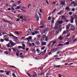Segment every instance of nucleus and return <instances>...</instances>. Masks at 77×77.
I'll list each match as a JSON object with an SVG mask.
<instances>
[{"instance_id": "1", "label": "nucleus", "mask_w": 77, "mask_h": 77, "mask_svg": "<svg viewBox=\"0 0 77 77\" xmlns=\"http://www.w3.org/2000/svg\"><path fill=\"white\" fill-rule=\"evenodd\" d=\"M56 40H53V41H51L50 42V43L47 46L48 47H50V45L51 48H52L53 47L54 45V44H55L56 43Z\"/></svg>"}, {"instance_id": "2", "label": "nucleus", "mask_w": 77, "mask_h": 77, "mask_svg": "<svg viewBox=\"0 0 77 77\" xmlns=\"http://www.w3.org/2000/svg\"><path fill=\"white\" fill-rule=\"evenodd\" d=\"M60 19H59L58 21H57L55 24L56 26H58L59 24H62L63 23V22L62 20L60 21Z\"/></svg>"}, {"instance_id": "3", "label": "nucleus", "mask_w": 77, "mask_h": 77, "mask_svg": "<svg viewBox=\"0 0 77 77\" xmlns=\"http://www.w3.org/2000/svg\"><path fill=\"white\" fill-rule=\"evenodd\" d=\"M9 33H10V34L8 35L10 36H12L13 38H15L16 39H17L18 38L17 37H15L13 34H11V32H9Z\"/></svg>"}, {"instance_id": "4", "label": "nucleus", "mask_w": 77, "mask_h": 77, "mask_svg": "<svg viewBox=\"0 0 77 77\" xmlns=\"http://www.w3.org/2000/svg\"><path fill=\"white\" fill-rule=\"evenodd\" d=\"M63 12H64V10H63V9L60 12L57 13V14L58 15H62V14H63Z\"/></svg>"}, {"instance_id": "5", "label": "nucleus", "mask_w": 77, "mask_h": 77, "mask_svg": "<svg viewBox=\"0 0 77 77\" xmlns=\"http://www.w3.org/2000/svg\"><path fill=\"white\" fill-rule=\"evenodd\" d=\"M5 34H6L7 35H8V34H7L5 32H3L2 35H4V39H5V38H7V35H5Z\"/></svg>"}, {"instance_id": "6", "label": "nucleus", "mask_w": 77, "mask_h": 77, "mask_svg": "<svg viewBox=\"0 0 77 77\" xmlns=\"http://www.w3.org/2000/svg\"><path fill=\"white\" fill-rule=\"evenodd\" d=\"M75 28H74V27L72 26V25H71L70 26V30H75Z\"/></svg>"}, {"instance_id": "7", "label": "nucleus", "mask_w": 77, "mask_h": 77, "mask_svg": "<svg viewBox=\"0 0 77 77\" xmlns=\"http://www.w3.org/2000/svg\"><path fill=\"white\" fill-rule=\"evenodd\" d=\"M74 18L73 17V16H71V19H70L71 23H74Z\"/></svg>"}, {"instance_id": "8", "label": "nucleus", "mask_w": 77, "mask_h": 77, "mask_svg": "<svg viewBox=\"0 0 77 77\" xmlns=\"http://www.w3.org/2000/svg\"><path fill=\"white\" fill-rule=\"evenodd\" d=\"M26 40H27L28 42H29L32 39V37L31 36H29L28 38H26Z\"/></svg>"}, {"instance_id": "9", "label": "nucleus", "mask_w": 77, "mask_h": 77, "mask_svg": "<svg viewBox=\"0 0 77 77\" xmlns=\"http://www.w3.org/2000/svg\"><path fill=\"white\" fill-rule=\"evenodd\" d=\"M41 45L42 46L44 45H46V42H41Z\"/></svg>"}, {"instance_id": "10", "label": "nucleus", "mask_w": 77, "mask_h": 77, "mask_svg": "<svg viewBox=\"0 0 77 77\" xmlns=\"http://www.w3.org/2000/svg\"><path fill=\"white\" fill-rule=\"evenodd\" d=\"M28 34L30 35V34H31L32 33V30H31V29H28Z\"/></svg>"}, {"instance_id": "11", "label": "nucleus", "mask_w": 77, "mask_h": 77, "mask_svg": "<svg viewBox=\"0 0 77 77\" xmlns=\"http://www.w3.org/2000/svg\"><path fill=\"white\" fill-rule=\"evenodd\" d=\"M46 49H45L41 53H42V56H44L45 53H46Z\"/></svg>"}, {"instance_id": "12", "label": "nucleus", "mask_w": 77, "mask_h": 77, "mask_svg": "<svg viewBox=\"0 0 77 77\" xmlns=\"http://www.w3.org/2000/svg\"><path fill=\"white\" fill-rule=\"evenodd\" d=\"M14 33H16V34H17V35H20V34H21L22 33V32H18V31H15L14 32Z\"/></svg>"}, {"instance_id": "13", "label": "nucleus", "mask_w": 77, "mask_h": 77, "mask_svg": "<svg viewBox=\"0 0 77 77\" xmlns=\"http://www.w3.org/2000/svg\"><path fill=\"white\" fill-rule=\"evenodd\" d=\"M37 39H40L41 38V35L40 34H38V35H37Z\"/></svg>"}, {"instance_id": "14", "label": "nucleus", "mask_w": 77, "mask_h": 77, "mask_svg": "<svg viewBox=\"0 0 77 77\" xmlns=\"http://www.w3.org/2000/svg\"><path fill=\"white\" fill-rule=\"evenodd\" d=\"M62 6H63L65 5V2L63 1H62L61 3Z\"/></svg>"}, {"instance_id": "15", "label": "nucleus", "mask_w": 77, "mask_h": 77, "mask_svg": "<svg viewBox=\"0 0 77 77\" xmlns=\"http://www.w3.org/2000/svg\"><path fill=\"white\" fill-rule=\"evenodd\" d=\"M35 44L37 45H40V42L39 41H36L35 42Z\"/></svg>"}, {"instance_id": "16", "label": "nucleus", "mask_w": 77, "mask_h": 77, "mask_svg": "<svg viewBox=\"0 0 77 77\" xmlns=\"http://www.w3.org/2000/svg\"><path fill=\"white\" fill-rule=\"evenodd\" d=\"M71 26V24H69L67 26H66V28L67 29H69Z\"/></svg>"}, {"instance_id": "17", "label": "nucleus", "mask_w": 77, "mask_h": 77, "mask_svg": "<svg viewBox=\"0 0 77 77\" xmlns=\"http://www.w3.org/2000/svg\"><path fill=\"white\" fill-rule=\"evenodd\" d=\"M66 10L68 11H70V10H71V9L69 8V7H66Z\"/></svg>"}, {"instance_id": "18", "label": "nucleus", "mask_w": 77, "mask_h": 77, "mask_svg": "<svg viewBox=\"0 0 77 77\" xmlns=\"http://www.w3.org/2000/svg\"><path fill=\"white\" fill-rule=\"evenodd\" d=\"M15 44H15L14 43H11V44L10 47H14V45H15Z\"/></svg>"}, {"instance_id": "19", "label": "nucleus", "mask_w": 77, "mask_h": 77, "mask_svg": "<svg viewBox=\"0 0 77 77\" xmlns=\"http://www.w3.org/2000/svg\"><path fill=\"white\" fill-rule=\"evenodd\" d=\"M59 39H60V40H62V39H63V38L62 37V35H60L59 36Z\"/></svg>"}, {"instance_id": "20", "label": "nucleus", "mask_w": 77, "mask_h": 77, "mask_svg": "<svg viewBox=\"0 0 77 77\" xmlns=\"http://www.w3.org/2000/svg\"><path fill=\"white\" fill-rule=\"evenodd\" d=\"M4 39L5 41H6L7 42H8L9 41V38H4Z\"/></svg>"}, {"instance_id": "21", "label": "nucleus", "mask_w": 77, "mask_h": 77, "mask_svg": "<svg viewBox=\"0 0 77 77\" xmlns=\"http://www.w3.org/2000/svg\"><path fill=\"white\" fill-rule=\"evenodd\" d=\"M34 75H32V77H35L36 76H37V74H36V73L35 72H34Z\"/></svg>"}, {"instance_id": "22", "label": "nucleus", "mask_w": 77, "mask_h": 77, "mask_svg": "<svg viewBox=\"0 0 77 77\" xmlns=\"http://www.w3.org/2000/svg\"><path fill=\"white\" fill-rule=\"evenodd\" d=\"M35 35H37V34H39V32L38 31H35Z\"/></svg>"}, {"instance_id": "23", "label": "nucleus", "mask_w": 77, "mask_h": 77, "mask_svg": "<svg viewBox=\"0 0 77 77\" xmlns=\"http://www.w3.org/2000/svg\"><path fill=\"white\" fill-rule=\"evenodd\" d=\"M66 32L65 31H64L63 32L62 36H63V35H66Z\"/></svg>"}, {"instance_id": "24", "label": "nucleus", "mask_w": 77, "mask_h": 77, "mask_svg": "<svg viewBox=\"0 0 77 77\" xmlns=\"http://www.w3.org/2000/svg\"><path fill=\"white\" fill-rule=\"evenodd\" d=\"M35 18H37L38 21H39V16H38V15H37V14H36L35 16Z\"/></svg>"}, {"instance_id": "25", "label": "nucleus", "mask_w": 77, "mask_h": 77, "mask_svg": "<svg viewBox=\"0 0 77 77\" xmlns=\"http://www.w3.org/2000/svg\"><path fill=\"white\" fill-rule=\"evenodd\" d=\"M67 41L68 42H72V40H71V39L70 38H68L67 39Z\"/></svg>"}, {"instance_id": "26", "label": "nucleus", "mask_w": 77, "mask_h": 77, "mask_svg": "<svg viewBox=\"0 0 77 77\" xmlns=\"http://www.w3.org/2000/svg\"><path fill=\"white\" fill-rule=\"evenodd\" d=\"M17 5V4L16 3H14L13 5V7H16Z\"/></svg>"}, {"instance_id": "27", "label": "nucleus", "mask_w": 77, "mask_h": 77, "mask_svg": "<svg viewBox=\"0 0 77 77\" xmlns=\"http://www.w3.org/2000/svg\"><path fill=\"white\" fill-rule=\"evenodd\" d=\"M62 20H66V17L65 16H63L61 18Z\"/></svg>"}, {"instance_id": "28", "label": "nucleus", "mask_w": 77, "mask_h": 77, "mask_svg": "<svg viewBox=\"0 0 77 77\" xmlns=\"http://www.w3.org/2000/svg\"><path fill=\"white\" fill-rule=\"evenodd\" d=\"M36 51L38 53H39L41 52V51L39 50L38 48L36 50Z\"/></svg>"}, {"instance_id": "29", "label": "nucleus", "mask_w": 77, "mask_h": 77, "mask_svg": "<svg viewBox=\"0 0 77 77\" xmlns=\"http://www.w3.org/2000/svg\"><path fill=\"white\" fill-rule=\"evenodd\" d=\"M69 44V42H66L64 43V45H67Z\"/></svg>"}, {"instance_id": "30", "label": "nucleus", "mask_w": 77, "mask_h": 77, "mask_svg": "<svg viewBox=\"0 0 77 77\" xmlns=\"http://www.w3.org/2000/svg\"><path fill=\"white\" fill-rule=\"evenodd\" d=\"M3 21H5V22H8V23H11V22H9L8 20H6L5 19H3Z\"/></svg>"}, {"instance_id": "31", "label": "nucleus", "mask_w": 77, "mask_h": 77, "mask_svg": "<svg viewBox=\"0 0 77 77\" xmlns=\"http://www.w3.org/2000/svg\"><path fill=\"white\" fill-rule=\"evenodd\" d=\"M58 50V49L57 48H55L53 49V51L55 52V51H56L57 50Z\"/></svg>"}, {"instance_id": "32", "label": "nucleus", "mask_w": 77, "mask_h": 77, "mask_svg": "<svg viewBox=\"0 0 77 77\" xmlns=\"http://www.w3.org/2000/svg\"><path fill=\"white\" fill-rule=\"evenodd\" d=\"M64 45L60 43L57 46H63Z\"/></svg>"}, {"instance_id": "33", "label": "nucleus", "mask_w": 77, "mask_h": 77, "mask_svg": "<svg viewBox=\"0 0 77 77\" xmlns=\"http://www.w3.org/2000/svg\"><path fill=\"white\" fill-rule=\"evenodd\" d=\"M45 32H46V29H44L43 30L42 33H45Z\"/></svg>"}, {"instance_id": "34", "label": "nucleus", "mask_w": 77, "mask_h": 77, "mask_svg": "<svg viewBox=\"0 0 77 77\" xmlns=\"http://www.w3.org/2000/svg\"><path fill=\"white\" fill-rule=\"evenodd\" d=\"M56 11H57V9H54V10L53 11L52 14H53V13H54V12H56Z\"/></svg>"}, {"instance_id": "35", "label": "nucleus", "mask_w": 77, "mask_h": 77, "mask_svg": "<svg viewBox=\"0 0 77 77\" xmlns=\"http://www.w3.org/2000/svg\"><path fill=\"white\" fill-rule=\"evenodd\" d=\"M45 46H43V47L41 48V49L42 50H44V49H45Z\"/></svg>"}, {"instance_id": "36", "label": "nucleus", "mask_w": 77, "mask_h": 77, "mask_svg": "<svg viewBox=\"0 0 77 77\" xmlns=\"http://www.w3.org/2000/svg\"><path fill=\"white\" fill-rule=\"evenodd\" d=\"M53 33H54V31H51L50 32V35H52V34H53Z\"/></svg>"}, {"instance_id": "37", "label": "nucleus", "mask_w": 77, "mask_h": 77, "mask_svg": "<svg viewBox=\"0 0 77 77\" xmlns=\"http://www.w3.org/2000/svg\"><path fill=\"white\" fill-rule=\"evenodd\" d=\"M7 47H10V44L8 43V44L6 45Z\"/></svg>"}, {"instance_id": "38", "label": "nucleus", "mask_w": 77, "mask_h": 77, "mask_svg": "<svg viewBox=\"0 0 77 77\" xmlns=\"http://www.w3.org/2000/svg\"><path fill=\"white\" fill-rule=\"evenodd\" d=\"M0 42H4V39H0Z\"/></svg>"}, {"instance_id": "39", "label": "nucleus", "mask_w": 77, "mask_h": 77, "mask_svg": "<svg viewBox=\"0 0 77 77\" xmlns=\"http://www.w3.org/2000/svg\"><path fill=\"white\" fill-rule=\"evenodd\" d=\"M74 4V7H75V6H77V4L76 3L73 4Z\"/></svg>"}, {"instance_id": "40", "label": "nucleus", "mask_w": 77, "mask_h": 77, "mask_svg": "<svg viewBox=\"0 0 77 77\" xmlns=\"http://www.w3.org/2000/svg\"><path fill=\"white\" fill-rule=\"evenodd\" d=\"M30 6H31V4H28V8H29V7H30Z\"/></svg>"}, {"instance_id": "41", "label": "nucleus", "mask_w": 77, "mask_h": 77, "mask_svg": "<svg viewBox=\"0 0 77 77\" xmlns=\"http://www.w3.org/2000/svg\"><path fill=\"white\" fill-rule=\"evenodd\" d=\"M20 57V58H21V59H24V56H21Z\"/></svg>"}, {"instance_id": "42", "label": "nucleus", "mask_w": 77, "mask_h": 77, "mask_svg": "<svg viewBox=\"0 0 77 77\" xmlns=\"http://www.w3.org/2000/svg\"><path fill=\"white\" fill-rule=\"evenodd\" d=\"M56 33L57 34H58V33H59V30H57L56 32Z\"/></svg>"}, {"instance_id": "43", "label": "nucleus", "mask_w": 77, "mask_h": 77, "mask_svg": "<svg viewBox=\"0 0 77 77\" xmlns=\"http://www.w3.org/2000/svg\"><path fill=\"white\" fill-rule=\"evenodd\" d=\"M56 17H53V18H52V20L54 21V20H56Z\"/></svg>"}, {"instance_id": "44", "label": "nucleus", "mask_w": 77, "mask_h": 77, "mask_svg": "<svg viewBox=\"0 0 77 77\" xmlns=\"http://www.w3.org/2000/svg\"><path fill=\"white\" fill-rule=\"evenodd\" d=\"M20 10H21V11L22 9H23V7L21 6H20Z\"/></svg>"}, {"instance_id": "45", "label": "nucleus", "mask_w": 77, "mask_h": 77, "mask_svg": "<svg viewBox=\"0 0 77 77\" xmlns=\"http://www.w3.org/2000/svg\"><path fill=\"white\" fill-rule=\"evenodd\" d=\"M40 25H44V23H43V21H42L40 23Z\"/></svg>"}, {"instance_id": "46", "label": "nucleus", "mask_w": 77, "mask_h": 77, "mask_svg": "<svg viewBox=\"0 0 77 77\" xmlns=\"http://www.w3.org/2000/svg\"><path fill=\"white\" fill-rule=\"evenodd\" d=\"M18 48H20V49H21V48L22 49V47L21 46H18Z\"/></svg>"}, {"instance_id": "47", "label": "nucleus", "mask_w": 77, "mask_h": 77, "mask_svg": "<svg viewBox=\"0 0 77 77\" xmlns=\"http://www.w3.org/2000/svg\"><path fill=\"white\" fill-rule=\"evenodd\" d=\"M4 53L5 54H9V53H8V52L7 51L5 52Z\"/></svg>"}, {"instance_id": "48", "label": "nucleus", "mask_w": 77, "mask_h": 77, "mask_svg": "<svg viewBox=\"0 0 77 77\" xmlns=\"http://www.w3.org/2000/svg\"><path fill=\"white\" fill-rule=\"evenodd\" d=\"M60 66H61L60 65H58L57 66H56V68H59V67H60Z\"/></svg>"}, {"instance_id": "49", "label": "nucleus", "mask_w": 77, "mask_h": 77, "mask_svg": "<svg viewBox=\"0 0 77 77\" xmlns=\"http://www.w3.org/2000/svg\"><path fill=\"white\" fill-rule=\"evenodd\" d=\"M40 28H43L44 27V25H42L41 26H39Z\"/></svg>"}, {"instance_id": "50", "label": "nucleus", "mask_w": 77, "mask_h": 77, "mask_svg": "<svg viewBox=\"0 0 77 77\" xmlns=\"http://www.w3.org/2000/svg\"><path fill=\"white\" fill-rule=\"evenodd\" d=\"M34 41H37V39L36 38H34Z\"/></svg>"}, {"instance_id": "51", "label": "nucleus", "mask_w": 77, "mask_h": 77, "mask_svg": "<svg viewBox=\"0 0 77 77\" xmlns=\"http://www.w3.org/2000/svg\"><path fill=\"white\" fill-rule=\"evenodd\" d=\"M41 41H44V38H42L41 39Z\"/></svg>"}, {"instance_id": "52", "label": "nucleus", "mask_w": 77, "mask_h": 77, "mask_svg": "<svg viewBox=\"0 0 77 77\" xmlns=\"http://www.w3.org/2000/svg\"><path fill=\"white\" fill-rule=\"evenodd\" d=\"M32 51L33 53H36V52H35V49L32 50Z\"/></svg>"}, {"instance_id": "53", "label": "nucleus", "mask_w": 77, "mask_h": 77, "mask_svg": "<svg viewBox=\"0 0 77 77\" xmlns=\"http://www.w3.org/2000/svg\"><path fill=\"white\" fill-rule=\"evenodd\" d=\"M75 8H73L72 9V11L73 12H74V11H75Z\"/></svg>"}, {"instance_id": "54", "label": "nucleus", "mask_w": 77, "mask_h": 77, "mask_svg": "<svg viewBox=\"0 0 77 77\" xmlns=\"http://www.w3.org/2000/svg\"><path fill=\"white\" fill-rule=\"evenodd\" d=\"M69 15H72V12H69Z\"/></svg>"}, {"instance_id": "55", "label": "nucleus", "mask_w": 77, "mask_h": 77, "mask_svg": "<svg viewBox=\"0 0 77 77\" xmlns=\"http://www.w3.org/2000/svg\"><path fill=\"white\" fill-rule=\"evenodd\" d=\"M48 20H51V17L49 16V17H48Z\"/></svg>"}, {"instance_id": "56", "label": "nucleus", "mask_w": 77, "mask_h": 77, "mask_svg": "<svg viewBox=\"0 0 77 77\" xmlns=\"http://www.w3.org/2000/svg\"><path fill=\"white\" fill-rule=\"evenodd\" d=\"M71 52L70 51H68L67 52V54H70Z\"/></svg>"}, {"instance_id": "57", "label": "nucleus", "mask_w": 77, "mask_h": 77, "mask_svg": "<svg viewBox=\"0 0 77 77\" xmlns=\"http://www.w3.org/2000/svg\"><path fill=\"white\" fill-rule=\"evenodd\" d=\"M9 42H10V43L11 44H12L13 43H14V42H12V41H11V40H10Z\"/></svg>"}, {"instance_id": "58", "label": "nucleus", "mask_w": 77, "mask_h": 77, "mask_svg": "<svg viewBox=\"0 0 77 77\" xmlns=\"http://www.w3.org/2000/svg\"><path fill=\"white\" fill-rule=\"evenodd\" d=\"M37 55L38 56H42V53L41 52L40 54H38Z\"/></svg>"}, {"instance_id": "59", "label": "nucleus", "mask_w": 77, "mask_h": 77, "mask_svg": "<svg viewBox=\"0 0 77 77\" xmlns=\"http://www.w3.org/2000/svg\"><path fill=\"white\" fill-rule=\"evenodd\" d=\"M46 32H48V31H49V29L48 28H47L45 29Z\"/></svg>"}, {"instance_id": "60", "label": "nucleus", "mask_w": 77, "mask_h": 77, "mask_svg": "<svg viewBox=\"0 0 77 77\" xmlns=\"http://www.w3.org/2000/svg\"><path fill=\"white\" fill-rule=\"evenodd\" d=\"M38 14L39 15V17H40V18H41V17H42V16H41V14L39 13H38Z\"/></svg>"}, {"instance_id": "61", "label": "nucleus", "mask_w": 77, "mask_h": 77, "mask_svg": "<svg viewBox=\"0 0 77 77\" xmlns=\"http://www.w3.org/2000/svg\"><path fill=\"white\" fill-rule=\"evenodd\" d=\"M39 12L40 13H42V9H39Z\"/></svg>"}, {"instance_id": "62", "label": "nucleus", "mask_w": 77, "mask_h": 77, "mask_svg": "<svg viewBox=\"0 0 77 77\" xmlns=\"http://www.w3.org/2000/svg\"><path fill=\"white\" fill-rule=\"evenodd\" d=\"M58 29H60V27H61V26H57Z\"/></svg>"}, {"instance_id": "63", "label": "nucleus", "mask_w": 77, "mask_h": 77, "mask_svg": "<svg viewBox=\"0 0 77 77\" xmlns=\"http://www.w3.org/2000/svg\"><path fill=\"white\" fill-rule=\"evenodd\" d=\"M32 35H33V36H34V35H35V32H32Z\"/></svg>"}, {"instance_id": "64", "label": "nucleus", "mask_w": 77, "mask_h": 77, "mask_svg": "<svg viewBox=\"0 0 77 77\" xmlns=\"http://www.w3.org/2000/svg\"><path fill=\"white\" fill-rule=\"evenodd\" d=\"M12 49L14 51H16V49L14 48H12Z\"/></svg>"}]
</instances>
